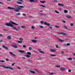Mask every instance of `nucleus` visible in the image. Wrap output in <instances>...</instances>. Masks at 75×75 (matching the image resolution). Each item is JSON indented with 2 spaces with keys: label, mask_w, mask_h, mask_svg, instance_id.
Listing matches in <instances>:
<instances>
[{
  "label": "nucleus",
  "mask_w": 75,
  "mask_h": 75,
  "mask_svg": "<svg viewBox=\"0 0 75 75\" xmlns=\"http://www.w3.org/2000/svg\"><path fill=\"white\" fill-rule=\"evenodd\" d=\"M56 67H57V68H58V67H60V66H56Z\"/></svg>",
  "instance_id": "53"
},
{
  "label": "nucleus",
  "mask_w": 75,
  "mask_h": 75,
  "mask_svg": "<svg viewBox=\"0 0 75 75\" xmlns=\"http://www.w3.org/2000/svg\"><path fill=\"white\" fill-rule=\"evenodd\" d=\"M55 56H56L55 55H53V54H50L51 57H54Z\"/></svg>",
  "instance_id": "28"
},
{
  "label": "nucleus",
  "mask_w": 75,
  "mask_h": 75,
  "mask_svg": "<svg viewBox=\"0 0 75 75\" xmlns=\"http://www.w3.org/2000/svg\"><path fill=\"white\" fill-rule=\"evenodd\" d=\"M22 15L23 16H26V15L24 14H23Z\"/></svg>",
  "instance_id": "48"
},
{
  "label": "nucleus",
  "mask_w": 75,
  "mask_h": 75,
  "mask_svg": "<svg viewBox=\"0 0 75 75\" xmlns=\"http://www.w3.org/2000/svg\"><path fill=\"white\" fill-rule=\"evenodd\" d=\"M67 46H69L70 45V44L67 43Z\"/></svg>",
  "instance_id": "44"
},
{
  "label": "nucleus",
  "mask_w": 75,
  "mask_h": 75,
  "mask_svg": "<svg viewBox=\"0 0 75 75\" xmlns=\"http://www.w3.org/2000/svg\"><path fill=\"white\" fill-rule=\"evenodd\" d=\"M16 15L17 16H20V13H17L16 14Z\"/></svg>",
  "instance_id": "27"
},
{
  "label": "nucleus",
  "mask_w": 75,
  "mask_h": 75,
  "mask_svg": "<svg viewBox=\"0 0 75 75\" xmlns=\"http://www.w3.org/2000/svg\"><path fill=\"white\" fill-rule=\"evenodd\" d=\"M33 2H35L36 3H38V1L37 0H33Z\"/></svg>",
  "instance_id": "24"
},
{
  "label": "nucleus",
  "mask_w": 75,
  "mask_h": 75,
  "mask_svg": "<svg viewBox=\"0 0 75 75\" xmlns=\"http://www.w3.org/2000/svg\"><path fill=\"white\" fill-rule=\"evenodd\" d=\"M27 61L28 62H31V61L30 60H28Z\"/></svg>",
  "instance_id": "63"
},
{
  "label": "nucleus",
  "mask_w": 75,
  "mask_h": 75,
  "mask_svg": "<svg viewBox=\"0 0 75 75\" xmlns=\"http://www.w3.org/2000/svg\"><path fill=\"white\" fill-rule=\"evenodd\" d=\"M9 23H7L5 24V25H6V26H10V27H13V24H14V25H18V24L14 23L11 21H10Z\"/></svg>",
  "instance_id": "2"
},
{
  "label": "nucleus",
  "mask_w": 75,
  "mask_h": 75,
  "mask_svg": "<svg viewBox=\"0 0 75 75\" xmlns=\"http://www.w3.org/2000/svg\"><path fill=\"white\" fill-rule=\"evenodd\" d=\"M17 3H18V4H22V3L20 2H17Z\"/></svg>",
  "instance_id": "38"
},
{
  "label": "nucleus",
  "mask_w": 75,
  "mask_h": 75,
  "mask_svg": "<svg viewBox=\"0 0 75 75\" xmlns=\"http://www.w3.org/2000/svg\"><path fill=\"white\" fill-rule=\"evenodd\" d=\"M27 54L29 55H31V53L30 52H28Z\"/></svg>",
  "instance_id": "14"
},
{
  "label": "nucleus",
  "mask_w": 75,
  "mask_h": 75,
  "mask_svg": "<svg viewBox=\"0 0 75 75\" xmlns=\"http://www.w3.org/2000/svg\"><path fill=\"white\" fill-rule=\"evenodd\" d=\"M14 64H15V63H13V64H12V66H14Z\"/></svg>",
  "instance_id": "64"
},
{
  "label": "nucleus",
  "mask_w": 75,
  "mask_h": 75,
  "mask_svg": "<svg viewBox=\"0 0 75 75\" xmlns=\"http://www.w3.org/2000/svg\"><path fill=\"white\" fill-rule=\"evenodd\" d=\"M31 41L34 43H36L37 42V41L35 40H32Z\"/></svg>",
  "instance_id": "11"
},
{
  "label": "nucleus",
  "mask_w": 75,
  "mask_h": 75,
  "mask_svg": "<svg viewBox=\"0 0 75 75\" xmlns=\"http://www.w3.org/2000/svg\"><path fill=\"white\" fill-rule=\"evenodd\" d=\"M40 2L42 3H45L46 2L45 1H40Z\"/></svg>",
  "instance_id": "22"
},
{
  "label": "nucleus",
  "mask_w": 75,
  "mask_h": 75,
  "mask_svg": "<svg viewBox=\"0 0 75 75\" xmlns=\"http://www.w3.org/2000/svg\"><path fill=\"white\" fill-rule=\"evenodd\" d=\"M53 74H54V73L53 72H52L50 73V74H51V75H53Z\"/></svg>",
  "instance_id": "61"
},
{
  "label": "nucleus",
  "mask_w": 75,
  "mask_h": 75,
  "mask_svg": "<svg viewBox=\"0 0 75 75\" xmlns=\"http://www.w3.org/2000/svg\"><path fill=\"white\" fill-rule=\"evenodd\" d=\"M62 10V8H59V10L60 11V10Z\"/></svg>",
  "instance_id": "55"
},
{
  "label": "nucleus",
  "mask_w": 75,
  "mask_h": 75,
  "mask_svg": "<svg viewBox=\"0 0 75 75\" xmlns=\"http://www.w3.org/2000/svg\"><path fill=\"white\" fill-rule=\"evenodd\" d=\"M40 27L41 28H44V27L43 26H40Z\"/></svg>",
  "instance_id": "46"
},
{
  "label": "nucleus",
  "mask_w": 75,
  "mask_h": 75,
  "mask_svg": "<svg viewBox=\"0 0 75 75\" xmlns=\"http://www.w3.org/2000/svg\"><path fill=\"white\" fill-rule=\"evenodd\" d=\"M21 28H22L23 29H24L26 28V27L24 25H22L21 26Z\"/></svg>",
  "instance_id": "13"
},
{
  "label": "nucleus",
  "mask_w": 75,
  "mask_h": 75,
  "mask_svg": "<svg viewBox=\"0 0 75 75\" xmlns=\"http://www.w3.org/2000/svg\"><path fill=\"white\" fill-rule=\"evenodd\" d=\"M44 24H45V25H47V26L50 25V24L47 23L46 22L44 23Z\"/></svg>",
  "instance_id": "6"
},
{
  "label": "nucleus",
  "mask_w": 75,
  "mask_h": 75,
  "mask_svg": "<svg viewBox=\"0 0 75 75\" xmlns=\"http://www.w3.org/2000/svg\"><path fill=\"white\" fill-rule=\"evenodd\" d=\"M63 28H66V29H67V28H68L66 26H64Z\"/></svg>",
  "instance_id": "35"
},
{
  "label": "nucleus",
  "mask_w": 75,
  "mask_h": 75,
  "mask_svg": "<svg viewBox=\"0 0 75 75\" xmlns=\"http://www.w3.org/2000/svg\"><path fill=\"white\" fill-rule=\"evenodd\" d=\"M62 21L63 23H66V21Z\"/></svg>",
  "instance_id": "45"
},
{
  "label": "nucleus",
  "mask_w": 75,
  "mask_h": 75,
  "mask_svg": "<svg viewBox=\"0 0 75 75\" xmlns=\"http://www.w3.org/2000/svg\"><path fill=\"white\" fill-rule=\"evenodd\" d=\"M9 54H10V55H12V56H13V57H16V56L15 54L13 53H12L11 52H9Z\"/></svg>",
  "instance_id": "4"
},
{
  "label": "nucleus",
  "mask_w": 75,
  "mask_h": 75,
  "mask_svg": "<svg viewBox=\"0 0 75 75\" xmlns=\"http://www.w3.org/2000/svg\"><path fill=\"white\" fill-rule=\"evenodd\" d=\"M7 38L8 40H10V39H11V36H8L7 37Z\"/></svg>",
  "instance_id": "21"
},
{
  "label": "nucleus",
  "mask_w": 75,
  "mask_h": 75,
  "mask_svg": "<svg viewBox=\"0 0 75 75\" xmlns=\"http://www.w3.org/2000/svg\"><path fill=\"white\" fill-rule=\"evenodd\" d=\"M0 4H3L4 3L1 2H0Z\"/></svg>",
  "instance_id": "60"
},
{
  "label": "nucleus",
  "mask_w": 75,
  "mask_h": 75,
  "mask_svg": "<svg viewBox=\"0 0 75 75\" xmlns=\"http://www.w3.org/2000/svg\"><path fill=\"white\" fill-rule=\"evenodd\" d=\"M18 52H21V53H24L25 52H24V51L23 50H18Z\"/></svg>",
  "instance_id": "9"
},
{
  "label": "nucleus",
  "mask_w": 75,
  "mask_h": 75,
  "mask_svg": "<svg viewBox=\"0 0 75 75\" xmlns=\"http://www.w3.org/2000/svg\"><path fill=\"white\" fill-rule=\"evenodd\" d=\"M29 1L30 2H33V0H29Z\"/></svg>",
  "instance_id": "40"
},
{
  "label": "nucleus",
  "mask_w": 75,
  "mask_h": 75,
  "mask_svg": "<svg viewBox=\"0 0 75 75\" xmlns=\"http://www.w3.org/2000/svg\"><path fill=\"white\" fill-rule=\"evenodd\" d=\"M56 47L57 48H58V45H56Z\"/></svg>",
  "instance_id": "57"
},
{
  "label": "nucleus",
  "mask_w": 75,
  "mask_h": 75,
  "mask_svg": "<svg viewBox=\"0 0 75 75\" xmlns=\"http://www.w3.org/2000/svg\"><path fill=\"white\" fill-rule=\"evenodd\" d=\"M18 1H21V2H23V0H18Z\"/></svg>",
  "instance_id": "42"
},
{
  "label": "nucleus",
  "mask_w": 75,
  "mask_h": 75,
  "mask_svg": "<svg viewBox=\"0 0 75 75\" xmlns=\"http://www.w3.org/2000/svg\"><path fill=\"white\" fill-rule=\"evenodd\" d=\"M0 62H4L5 61L4 60H0Z\"/></svg>",
  "instance_id": "36"
},
{
  "label": "nucleus",
  "mask_w": 75,
  "mask_h": 75,
  "mask_svg": "<svg viewBox=\"0 0 75 75\" xmlns=\"http://www.w3.org/2000/svg\"><path fill=\"white\" fill-rule=\"evenodd\" d=\"M39 52H40V53H42V54H44V52L43 51H39Z\"/></svg>",
  "instance_id": "29"
},
{
  "label": "nucleus",
  "mask_w": 75,
  "mask_h": 75,
  "mask_svg": "<svg viewBox=\"0 0 75 75\" xmlns=\"http://www.w3.org/2000/svg\"><path fill=\"white\" fill-rule=\"evenodd\" d=\"M2 47H3V48L4 49H6V50H8V47H6L5 46L2 45Z\"/></svg>",
  "instance_id": "7"
},
{
  "label": "nucleus",
  "mask_w": 75,
  "mask_h": 75,
  "mask_svg": "<svg viewBox=\"0 0 75 75\" xmlns=\"http://www.w3.org/2000/svg\"><path fill=\"white\" fill-rule=\"evenodd\" d=\"M29 72H30V73H32V74H35V71H29Z\"/></svg>",
  "instance_id": "10"
},
{
  "label": "nucleus",
  "mask_w": 75,
  "mask_h": 75,
  "mask_svg": "<svg viewBox=\"0 0 75 75\" xmlns=\"http://www.w3.org/2000/svg\"><path fill=\"white\" fill-rule=\"evenodd\" d=\"M59 34H60V35H67V34L63 33H60Z\"/></svg>",
  "instance_id": "5"
},
{
  "label": "nucleus",
  "mask_w": 75,
  "mask_h": 75,
  "mask_svg": "<svg viewBox=\"0 0 75 75\" xmlns=\"http://www.w3.org/2000/svg\"><path fill=\"white\" fill-rule=\"evenodd\" d=\"M64 46L65 47H67V45L64 44Z\"/></svg>",
  "instance_id": "59"
},
{
  "label": "nucleus",
  "mask_w": 75,
  "mask_h": 75,
  "mask_svg": "<svg viewBox=\"0 0 75 75\" xmlns=\"http://www.w3.org/2000/svg\"><path fill=\"white\" fill-rule=\"evenodd\" d=\"M13 30H16V31H17V29L15 27H12Z\"/></svg>",
  "instance_id": "16"
},
{
  "label": "nucleus",
  "mask_w": 75,
  "mask_h": 75,
  "mask_svg": "<svg viewBox=\"0 0 75 75\" xmlns=\"http://www.w3.org/2000/svg\"><path fill=\"white\" fill-rule=\"evenodd\" d=\"M57 0H54V2H57Z\"/></svg>",
  "instance_id": "58"
},
{
  "label": "nucleus",
  "mask_w": 75,
  "mask_h": 75,
  "mask_svg": "<svg viewBox=\"0 0 75 75\" xmlns=\"http://www.w3.org/2000/svg\"><path fill=\"white\" fill-rule=\"evenodd\" d=\"M68 71L69 72H71V69H69Z\"/></svg>",
  "instance_id": "43"
},
{
  "label": "nucleus",
  "mask_w": 75,
  "mask_h": 75,
  "mask_svg": "<svg viewBox=\"0 0 75 75\" xmlns=\"http://www.w3.org/2000/svg\"><path fill=\"white\" fill-rule=\"evenodd\" d=\"M61 69H62V71H64V70H65V69L63 67H61Z\"/></svg>",
  "instance_id": "20"
},
{
  "label": "nucleus",
  "mask_w": 75,
  "mask_h": 75,
  "mask_svg": "<svg viewBox=\"0 0 75 75\" xmlns=\"http://www.w3.org/2000/svg\"><path fill=\"white\" fill-rule=\"evenodd\" d=\"M40 23H41L42 24L43 23H44V21H41L40 22Z\"/></svg>",
  "instance_id": "37"
},
{
  "label": "nucleus",
  "mask_w": 75,
  "mask_h": 75,
  "mask_svg": "<svg viewBox=\"0 0 75 75\" xmlns=\"http://www.w3.org/2000/svg\"><path fill=\"white\" fill-rule=\"evenodd\" d=\"M61 52L62 54H64V51H62Z\"/></svg>",
  "instance_id": "52"
},
{
  "label": "nucleus",
  "mask_w": 75,
  "mask_h": 75,
  "mask_svg": "<svg viewBox=\"0 0 75 75\" xmlns=\"http://www.w3.org/2000/svg\"><path fill=\"white\" fill-rule=\"evenodd\" d=\"M32 28L34 29V26H32L31 27Z\"/></svg>",
  "instance_id": "50"
},
{
  "label": "nucleus",
  "mask_w": 75,
  "mask_h": 75,
  "mask_svg": "<svg viewBox=\"0 0 75 75\" xmlns=\"http://www.w3.org/2000/svg\"><path fill=\"white\" fill-rule=\"evenodd\" d=\"M59 40L60 42H63V41H64V40H62L61 39H59Z\"/></svg>",
  "instance_id": "17"
},
{
  "label": "nucleus",
  "mask_w": 75,
  "mask_h": 75,
  "mask_svg": "<svg viewBox=\"0 0 75 75\" xmlns=\"http://www.w3.org/2000/svg\"><path fill=\"white\" fill-rule=\"evenodd\" d=\"M6 61H9V59H6Z\"/></svg>",
  "instance_id": "54"
},
{
  "label": "nucleus",
  "mask_w": 75,
  "mask_h": 75,
  "mask_svg": "<svg viewBox=\"0 0 75 75\" xmlns=\"http://www.w3.org/2000/svg\"><path fill=\"white\" fill-rule=\"evenodd\" d=\"M17 28H18V29H20L21 28V27H20V26H18Z\"/></svg>",
  "instance_id": "39"
},
{
  "label": "nucleus",
  "mask_w": 75,
  "mask_h": 75,
  "mask_svg": "<svg viewBox=\"0 0 75 75\" xmlns=\"http://www.w3.org/2000/svg\"><path fill=\"white\" fill-rule=\"evenodd\" d=\"M19 40H20V41H23V39L22 38H19Z\"/></svg>",
  "instance_id": "33"
},
{
  "label": "nucleus",
  "mask_w": 75,
  "mask_h": 75,
  "mask_svg": "<svg viewBox=\"0 0 75 75\" xmlns=\"http://www.w3.org/2000/svg\"><path fill=\"white\" fill-rule=\"evenodd\" d=\"M73 25V24L71 23V24H70V26H72Z\"/></svg>",
  "instance_id": "62"
},
{
  "label": "nucleus",
  "mask_w": 75,
  "mask_h": 75,
  "mask_svg": "<svg viewBox=\"0 0 75 75\" xmlns=\"http://www.w3.org/2000/svg\"><path fill=\"white\" fill-rule=\"evenodd\" d=\"M66 17L68 18H71V16H66Z\"/></svg>",
  "instance_id": "15"
},
{
  "label": "nucleus",
  "mask_w": 75,
  "mask_h": 75,
  "mask_svg": "<svg viewBox=\"0 0 75 75\" xmlns=\"http://www.w3.org/2000/svg\"><path fill=\"white\" fill-rule=\"evenodd\" d=\"M1 67H3V68H7L8 69H11V70H13V68L10 67H6L3 65H1Z\"/></svg>",
  "instance_id": "3"
},
{
  "label": "nucleus",
  "mask_w": 75,
  "mask_h": 75,
  "mask_svg": "<svg viewBox=\"0 0 75 75\" xmlns=\"http://www.w3.org/2000/svg\"><path fill=\"white\" fill-rule=\"evenodd\" d=\"M51 52H55V51H56V50H54L53 49H51Z\"/></svg>",
  "instance_id": "18"
},
{
  "label": "nucleus",
  "mask_w": 75,
  "mask_h": 75,
  "mask_svg": "<svg viewBox=\"0 0 75 75\" xmlns=\"http://www.w3.org/2000/svg\"><path fill=\"white\" fill-rule=\"evenodd\" d=\"M58 5H59V6H64V4H62L58 3Z\"/></svg>",
  "instance_id": "12"
},
{
  "label": "nucleus",
  "mask_w": 75,
  "mask_h": 75,
  "mask_svg": "<svg viewBox=\"0 0 75 75\" xmlns=\"http://www.w3.org/2000/svg\"><path fill=\"white\" fill-rule=\"evenodd\" d=\"M4 31H7V29H4Z\"/></svg>",
  "instance_id": "56"
},
{
  "label": "nucleus",
  "mask_w": 75,
  "mask_h": 75,
  "mask_svg": "<svg viewBox=\"0 0 75 75\" xmlns=\"http://www.w3.org/2000/svg\"><path fill=\"white\" fill-rule=\"evenodd\" d=\"M12 46L13 47V48H18V47L15 45H12Z\"/></svg>",
  "instance_id": "8"
},
{
  "label": "nucleus",
  "mask_w": 75,
  "mask_h": 75,
  "mask_svg": "<svg viewBox=\"0 0 75 75\" xmlns=\"http://www.w3.org/2000/svg\"><path fill=\"white\" fill-rule=\"evenodd\" d=\"M25 57H26L27 58H30V56L28 55H25Z\"/></svg>",
  "instance_id": "23"
},
{
  "label": "nucleus",
  "mask_w": 75,
  "mask_h": 75,
  "mask_svg": "<svg viewBox=\"0 0 75 75\" xmlns=\"http://www.w3.org/2000/svg\"><path fill=\"white\" fill-rule=\"evenodd\" d=\"M67 59L68 60H70V61H71V60H72V58H67Z\"/></svg>",
  "instance_id": "19"
},
{
  "label": "nucleus",
  "mask_w": 75,
  "mask_h": 75,
  "mask_svg": "<svg viewBox=\"0 0 75 75\" xmlns=\"http://www.w3.org/2000/svg\"><path fill=\"white\" fill-rule=\"evenodd\" d=\"M0 37H3V35L2 34H0Z\"/></svg>",
  "instance_id": "49"
},
{
  "label": "nucleus",
  "mask_w": 75,
  "mask_h": 75,
  "mask_svg": "<svg viewBox=\"0 0 75 75\" xmlns=\"http://www.w3.org/2000/svg\"><path fill=\"white\" fill-rule=\"evenodd\" d=\"M40 6L41 7H46L44 5H40Z\"/></svg>",
  "instance_id": "25"
},
{
  "label": "nucleus",
  "mask_w": 75,
  "mask_h": 75,
  "mask_svg": "<svg viewBox=\"0 0 75 75\" xmlns=\"http://www.w3.org/2000/svg\"><path fill=\"white\" fill-rule=\"evenodd\" d=\"M55 28H59V26L57 25H55Z\"/></svg>",
  "instance_id": "34"
},
{
  "label": "nucleus",
  "mask_w": 75,
  "mask_h": 75,
  "mask_svg": "<svg viewBox=\"0 0 75 75\" xmlns=\"http://www.w3.org/2000/svg\"><path fill=\"white\" fill-rule=\"evenodd\" d=\"M40 16H41L42 15H44V14L42 13H40Z\"/></svg>",
  "instance_id": "47"
},
{
  "label": "nucleus",
  "mask_w": 75,
  "mask_h": 75,
  "mask_svg": "<svg viewBox=\"0 0 75 75\" xmlns=\"http://www.w3.org/2000/svg\"><path fill=\"white\" fill-rule=\"evenodd\" d=\"M55 12L56 13H57V14H58L59 13V12H58V11H55Z\"/></svg>",
  "instance_id": "31"
},
{
  "label": "nucleus",
  "mask_w": 75,
  "mask_h": 75,
  "mask_svg": "<svg viewBox=\"0 0 75 75\" xmlns=\"http://www.w3.org/2000/svg\"><path fill=\"white\" fill-rule=\"evenodd\" d=\"M18 43H19V44H21V43H22V42L21 41H18Z\"/></svg>",
  "instance_id": "32"
},
{
  "label": "nucleus",
  "mask_w": 75,
  "mask_h": 75,
  "mask_svg": "<svg viewBox=\"0 0 75 75\" xmlns=\"http://www.w3.org/2000/svg\"><path fill=\"white\" fill-rule=\"evenodd\" d=\"M16 7H17V8H15L13 7H8V9H11L12 10H13V11H16V12H19L20 11V10H21V8H24V6H20L16 5H15Z\"/></svg>",
  "instance_id": "1"
},
{
  "label": "nucleus",
  "mask_w": 75,
  "mask_h": 75,
  "mask_svg": "<svg viewBox=\"0 0 75 75\" xmlns=\"http://www.w3.org/2000/svg\"><path fill=\"white\" fill-rule=\"evenodd\" d=\"M67 12H68V11L66 10H64V13H67Z\"/></svg>",
  "instance_id": "30"
},
{
  "label": "nucleus",
  "mask_w": 75,
  "mask_h": 75,
  "mask_svg": "<svg viewBox=\"0 0 75 75\" xmlns=\"http://www.w3.org/2000/svg\"><path fill=\"white\" fill-rule=\"evenodd\" d=\"M29 50H32V48H31V47H29Z\"/></svg>",
  "instance_id": "41"
},
{
  "label": "nucleus",
  "mask_w": 75,
  "mask_h": 75,
  "mask_svg": "<svg viewBox=\"0 0 75 75\" xmlns=\"http://www.w3.org/2000/svg\"><path fill=\"white\" fill-rule=\"evenodd\" d=\"M35 71H36V72H39V70L37 69H35Z\"/></svg>",
  "instance_id": "26"
},
{
  "label": "nucleus",
  "mask_w": 75,
  "mask_h": 75,
  "mask_svg": "<svg viewBox=\"0 0 75 75\" xmlns=\"http://www.w3.org/2000/svg\"><path fill=\"white\" fill-rule=\"evenodd\" d=\"M23 47H24V48H25L26 47V46L25 45H23Z\"/></svg>",
  "instance_id": "51"
}]
</instances>
